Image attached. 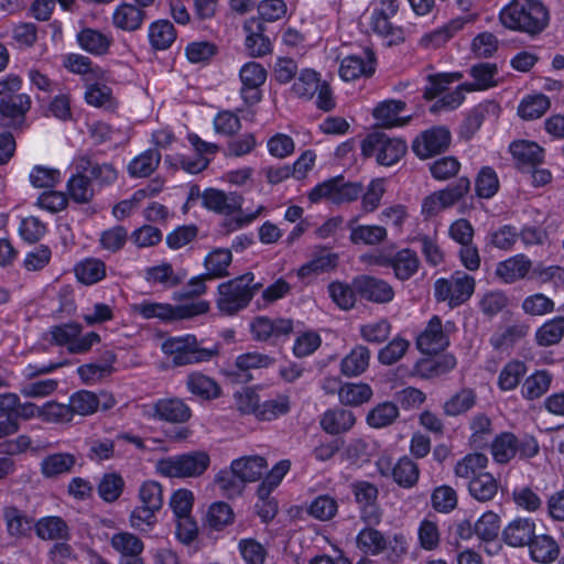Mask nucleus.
Returning a JSON list of instances; mask_svg holds the SVG:
<instances>
[{
	"instance_id": "nucleus-1",
	"label": "nucleus",
	"mask_w": 564,
	"mask_h": 564,
	"mask_svg": "<svg viewBox=\"0 0 564 564\" xmlns=\"http://www.w3.org/2000/svg\"><path fill=\"white\" fill-rule=\"evenodd\" d=\"M499 19L509 30L536 35L547 26L550 15L539 0H512L501 10Z\"/></svg>"
},
{
	"instance_id": "nucleus-2",
	"label": "nucleus",
	"mask_w": 564,
	"mask_h": 564,
	"mask_svg": "<svg viewBox=\"0 0 564 564\" xmlns=\"http://www.w3.org/2000/svg\"><path fill=\"white\" fill-rule=\"evenodd\" d=\"M204 206L217 214L232 215L240 213L239 216L226 220L224 226L227 227L228 231L237 230L250 223H252L262 212L263 207L260 206L254 213L241 215V206L243 198L236 192L225 193L216 188H207L202 195Z\"/></svg>"
},
{
	"instance_id": "nucleus-3",
	"label": "nucleus",
	"mask_w": 564,
	"mask_h": 564,
	"mask_svg": "<svg viewBox=\"0 0 564 564\" xmlns=\"http://www.w3.org/2000/svg\"><path fill=\"white\" fill-rule=\"evenodd\" d=\"M162 351L171 358L174 367L206 362L218 356L219 347H200L194 335L170 337L162 344Z\"/></svg>"
},
{
	"instance_id": "nucleus-4",
	"label": "nucleus",
	"mask_w": 564,
	"mask_h": 564,
	"mask_svg": "<svg viewBox=\"0 0 564 564\" xmlns=\"http://www.w3.org/2000/svg\"><path fill=\"white\" fill-rule=\"evenodd\" d=\"M209 307V302L204 300L180 305L142 301L133 304L131 311L144 319L158 318L162 322H171L206 314Z\"/></svg>"
},
{
	"instance_id": "nucleus-5",
	"label": "nucleus",
	"mask_w": 564,
	"mask_h": 564,
	"mask_svg": "<svg viewBox=\"0 0 564 564\" xmlns=\"http://www.w3.org/2000/svg\"><path fill=\"white\" fill-rule=\"evenodd\" d=\"M408 151L406 142L400 138H392L384 132L369 133L361 142V153L366 158L376 156L378 164L392 166L398 163Z\"/></svg>"
},
{
	"instance_id": "nucleus-6",
	"label": "nucleus",
	"mask_w": 564,
	"mask_h": 564,
	"mask_svg": "<svg viewBox=\"0 0 564 564\" xmlns=\"http://www.w3.org/2000/svg\"><path fill=\"white\" fill-rule=\"evenodd\" d=\"M249 275H239L217 286L216 306L226 316H234L249 306L252 293L247 286Z\"/></svg>"
},
{
	"instance_id": "nucleus-7",
	"label": "nucleus",
	"mask_w": 564,
	"mask_h": 564,
	"mask_svg": "<svg viewBox=\"0 0 564 564\" xmlns=\"http://www.w3.org/2000/svg\"><path fill=\"white\" fill-rule=\"evenodd\" d=\"M370 29L379 36L387 40L389 45H397L404 41V30L392 24L390 19L399 11L398 0H372Z\"/></svg>"
},
{
	"instance_id": "nucleus-8",
	"label": "nucleus",
	"mask_w": 564,
	"mask_h": 564,
	"mask_svg": "<svg viewBox=\"0 0 564 564\" xmlns=\"http://www.w3.org/2000/svg\"><path fill=\"white\" fill-rule=\"evenodd\" d=\"M209 464V455L197 451L163 458L158 463V470L167 477H198L207 470Z\"/></svg>"
},
{
	"instance_id": "nucleus-9",
	"label": "nucleus",
	"mask_w": 564,
	"mask_h": 564,
	"mask_svg": "<svg viewBox=\"0 0 564 564\" xmlns=\"http://www.w3.org/2000/svg\"><path fill=\"white\" fill-rule=\"evenodd\" d=\"M475 291V279L465 272H455L449 279H438L434 283L437 301H447L451 307L462 305Z\"/></svg>"
},
{
	"instance_id": "nucleus-10",
	"label": "nucleus",
	"mask_w": 564,
	"mask_h": 564,
	"mask_svg": "<svg viewBox=\"0 0 564 564\" xmlns=\"http://www.w3.org/2000/svg\"><path fill=\"white\" fill-rule=\"evenodd\" d=\"M361 192L360 183L348 182L343 175H338L316 185L311 191L308 198L313 203L327 198L334 204H343L356 200Z\"/></svg>"
},
{
	"instance_id": "nucleus-11",
	"label": "nucleus",
	"mask_w": 564,
	"mask_h": 564,
	"mask_svg": "<svg viewBox=\"0 0 564 564\" xmlns=\"http://www.w3.org/2000/svg\"><path fill=\"white\" fill-rule=\"evenodd\" d=\"M72 166L76 172L86 173L93 185L99 188L112 185L118 178L116 166L110 162H100L90 151L77 154Z\"/></svg>"
},
{
	"instance_id": "nucleus-12",
	"label": "nucleus",
	"mask_w": 564,
	"mask_h": 564,
	"mask_svg": "<svg viewBox=\"0 0 564 564\" xmlns=\"http://www.w3.org/2000/svg\"><path fill=\"white\" fill-rule=\"evenodd\" d=\"M470 189L468 177H459L454 184L437 191L423 199L422 214L426 217L437 215L441 210L448 208L460 200Z\"/></svg>"
},
{
	"instance_id": "nucleus-13",
	"label": "nucleus",
	"mask_w": 564,
	"mask_h": 564,
	"mask_svg": "<svg viewBox=\"0 0 564 564\" xmlns=\"http://www.w3.org/2000/svg\"><path fill=\"white\" fill-rule=\"evenodd\" d=\"M294 330V322L291 318L256 316L250 323V332L257 341H271L288 338Z\"/></svg>"
},
{
	"instance_id": "nucleus-14",
	"label": "nucleus",
	"mask_w": 564,
	"mask_h": 564,
	"mask_svg": "<svg viewBox=\"0 0 564 564\" xmlns=\"http://www.w3.org/2000/svg\"><path fill=\"white\" fill-rule=\"evenodd\" d=\"M454 328L452 323L443 325L442 319L434 315L425 329L417 336L416 346L423 354L432 355L444 350L449 345V332Z\"/></svg>"
},
{
	"instance_id": "nucleus-15",
	"label": "nucleus",
	"mask_w": 564,
	"mask_h": 564,
	"mask_svg": "<svg viewBox=\"0 0 564 564\" xmlns=\"http://www.w3.org/2000/svg\"><path fill=\"white\" fill-rule=\"evenodd\" d=\"M354 288L362 300L376 304H388L393 301L395 294L389 282L368 274L355 276Z\"/></svg>"
},
{
	"instance_id": "nucleus-16",
	"label": "nucleus",
	"mask_w": 564,
	"mask_h": 564,
	"mask_svg": "<svg viewBox=\"0 0 564 564\" xmlns=\"http://www.w3.org/2000/svg\"><path fill=\"white\" fill-rule=\"evenodd\" d=\"M449 143V131L443 127H435L417 135L412 143V150L420 159H429L446 151Z\"/></svg>"
},
{
	"instance_id": "nucleus-17",
	"label": "nucleus",
	"mask_w": 564,
	"mask_h": 564,
	"mask_svg": "<svg viewBox=\"0 0 564 564\" xmlns=\"http://www.w3.org/2000/svg\"><path fill=\"white\" fill-rule=\"evenodd\" d=\"M31 108V98L26 94L9 95L0 100V124L11 129H21L26 112Z\"/></svg>"
},
{
	"instance_id": "nucleus-18",
	"label": "nucleus",
	"mask_w": 564,
	"mask_h": 564,
	"mask_svg": "<svg viewBox=\"0 0 564 564\" xmlns=\"http://www.w3.org/2000/svg\"><path fill=\"white\" fill-rule=\"evenodd\" d=\"M352 492L360 506V519L370 525L381 522V512L377 506L378 488L368 481H357L352 485Z\"/></svg>"
},
{
	"instance_id": "nucleus-19",
	"label": "nucleus",
	"mask_w": 564,
	"mask_h": 564,
	"mask_svg": "<svg viewBox=\"0 0 564 564\" xmlns=\"http://www.w3.org/2000/svg\"><path fill=\"white\" fill-rule=\"evenodd\" d=\"M242 83L241 97L247 105H254L261 100L260 87L267 79V70L257 62L246 63L240 69Z\"/></svg>"
},
{
	"instance_id": "nucleus-20",
	"label": "nucleus",
	"mask_w": 564,
	"mask_h": 564,
	"mask_svg": "<svg viewBox=\"0 0 564 564\" xmlns=\"http://www.w3.org/2000/svg\"><path fill=\"white\" fill-rule=\"evenodd\" d=\"M378 263L393 269L394 276L400 281H406L419 270L420 259L411 249L399 250L393 256L380 257Z\"/></svg>"
},
{
	"instance_id": "nucleus-21",
	"label": "nucleus",
	"mask_w": 564,
	"mask_h": 564,
	"mask_svg": "<svg viewBox=\"0 0 564 564\" xmlns=\"http://www.w3.org/2000/svg\"><path fill=\"white\" fill-rule=\"evenodd\" d=\"M516 165L522 172L531 171L543 162L544 150L535 142L519 140L510 144L509 148Z\"/></svg>"
},
{
	"instance_id": "nucleus-22",
	"label": "nucleus",
	"mask_w": 564,
	"mask_h": 564,
	"mask_svg": "<svg viewBox=\"0 0 564 564\" xmlns=\"http://www.w3.org/2000/svg\"><path fill=\"white\" fill-rule=\"evenodd\" d=\"M76 41L85 52L95 56H102L109 52L113 39L109 33L93 28H84L77 33Z\"/></svg>"
},
{
	"instance_id": "nucleus-23",
	"label": "nucleus",
	"mask_w": 564,
	"mask_h": 564,
	"mask_svg": "<svg viewBox=\"0 0 564 564\" xmlns=\"http://www.w3.org/2000/svg\"><path fill=\"white\" fill-rule=\"evenodd\" d=\"M532 269V261L523 253L510 257L497 264L496 275L505 283L524 279Z\"/></svg>"
},
{
	"instance_id": "nucleus-24",
	"label": "nucleus",
	"mask_w": 564,
	"mask_h": 564,
	"mask_svg": "<svg viewBox=\"0 0 564 564\" xmlns=\"http://www.w3.org/2000/svg\"><path fill=\"white\" fill-rule=\"evenodd\" d=\"M154 415L162 421L185 423L191 419L192 410L182 399H161L154 404Z\"/></svg>"
},
{
	"instance_id": "nucleus-25",
	"label": "nucleus",
	"mask_w": 564,
	"mask_h": 564,
	"mask_svg": "<svg viewBox=\"0 0 564 564\" xmlns=\"http://www.w3.org/2000/svg\"><path fill=\"white\" fill-rule=\"evenodd\" d=\"M535 534V523L529 518H517L502 531L503 541L513 547L527 545Z\"/></svg>"
},
{
	"instance_id": "nucleus-26",
	"label": "nucleus",
	"mask_w": 564,
	"mask_h": 564,
	"mask_svg": "<svg viewBox=\"0 0 564 564\" xmlns=\"http://www.w3.org/2000/svg\"><path fill=\"white\" fill-rule=\"evenodd\" d=\"M375 73L373 54L367 52V59L358 55L345 57L339 67V75L345 82L358 79L361 76L369 77Z\"/></svg>"
},
{
	"instance_id": "nucleus-27",
	"label": "nucleus",
	"mask_w": 564,
	"mask_h": 564,
	"mask_svg": "<svg viewBox=\"0 0 564 564\" xmlns=\"http://www.w3.org/2000/svg\"><path fill=\"white\" fill-rule=\"evenodd\" d=\"M457 365L454 355L445 354L434 358H422L415 364V373L424 379L444 376Z\"/></svg>"
},
{
	"instance_id": "nucleus-28",
	"label": "nucleus",
	"mask_w": 564,
	"mask_h": 564,
	"mask_svg": "<svg viewBox=\"0 0 564 564\" xmlns=\"http://www.w3.org/2000/svg\"><path fill=\"white\" fill-rule=\"evenodd\" d=\"M187 390L204 401L215 400L220 397L221 388L217 381L203 372L193 371L186 377Z\"/></svg>"
},
{
	"instance_id": "nucleus-29",
	"label": "nucleus",
	"mask_w": 564,
	"mask_h": 564,
	"mask_svg": "<svg viewBox=\"0 0 564 564\" xmlns=\"http://www.w3.org/2000/svg\"><path fill=\"white\" fill-rule=\"evenodd\" d=\"M355 423V414L349 410L340 408L327 410L319 421L321 427L332 435L348 432Z\"/></svg>"
},
{
	"instance_id": "nucleus-30",
	"label": "nucleus",
	"mask_w": 564,
	"mask_h": 564,
	"mask_svg": "<svg viewBox=\"0 0 564 564\" xmlns=\"http://www.w3.org/2000/svg\"><path fill=\"white\" fill-rule=\"evenodd\" d=\"M532 561L542 564L553 563L560 555L557 542L549 534L533 535L527 544Z\"/></svg>"
},
{
	"instance_id": "nucleus-31",
	"label": "nucleus",
	"mask_w": 564,
	"mask_h": 564,
	"mask_svg": "<svg viewBox=\"0 0 564 564\" xmlns=\"http://www.w3.org/2000/svg\"><path fill=\"white\" fill-rule=\"evenodd\" d=\"M232 469L247 482L259 480L268 468L264 457L259 455L243 456L231 462Z\"/></svg>"
},
{
	"instance_id": "nucleus-32",
	"label": "nucleus",
	"mask_w": 564,
	"mask_h": 564,
	"mask_svg": "<svg viewBox=\"0 0 564 564\" xmlns=\"http://www.w3.org/2000/svg\"><path fill=\"white\" fill-rule=\"evenodd\" d=\"M145 17L141 7L122 3L113 11L112 23L120 30L133 32L141 28Z\"/></svg>"
},
{
	"instance_id": "nucleus-33",
	"label": "nucleus",
	"mask_w": 564,
	"mask_h": 564,
	"mask_svg": "<svg viewBox=\"0 0 564 564\" xmlns=\"http://www.w3.org/2000/svg\"><path fill=\"white\" fill-rule=\"evenodd\" d=\"M375 527L366 524L356 536V546L362 553L373 556L383 553L388 547V539Z\"/></svg>"
},
{
	"instance_id": "nucleus-34",
	"label": "nucleus",
	"mask_w": 564,
	"mask_h": 564,
	"mask_svg": "<svg viewBox=\"0 0 564 564\" xmlns=\"http://www.w3.org/2000/svg\"><path fill=\"white\" fill-rule=\"evenodd\" d=\"M35 533L40 539L50 541H67L70 538L69 527L56 516L41 518L35 523Z\"/></svg>"
},
{
	"instance_id": "nucleus-35",
	"label": "nucleus",
	"mask_w": 564,
	"mask_h": 564,
	"mask_svg": "<svg viewBox=\"0 0 564 564\" xmlns=\"http://www.w3.org/2000/svg\"><path fill=\"white\" fill-rule=\"evenodd\" d=\"M338 257L327 250L314 253L313 258L297 270L300 279L317 276L336 268Z\"/></svg>"
},
{
	"instance_id": "nucleus-36",
	"label": "nucleus",
	"mask_w": 564,
	"mask_h": 564,
	"mask_svg": "<svg viewBox=\"0 0 564 564\" xmlns=\"http://www.w3.org/2000/svg\"><path fill=\"white\" fill-rule=\"evenodd\" d=\"M232 262V253L229 249L217 248L210 251L204 260L205 276L221 279L229 275V265Z\"/></svg>"
},
{
	"instance_id": "nucleus-37",
	"label": "nucleus",
	"mask_w": 564,
	"mask_h": 564,
	"mask_svg": "<svg viewBox=\"0 0 564 564\" xmlns=\"http://www.w3.org/2000/svg\"><path fill=\"white\" fill-rule=\"evenodd\" d=\"M245 29L249 32L246 39V46L253 57H261L271 52V42L263 34L264 26L261 22L252 19L246 23Z\"/></svg>"
},
{
	"instance_id": "nucleus-38",
	"label": "nucleus",
	"mask_w": 564,
	"mask_h": 564,
	"mask_svg": "<svg viewBox=\"0 0 564 564\" xmlns=\"http://www.w3.org/2000/svg\"><path fill=\"white\" fill-rule=\"evenodd\" d=\"M76 457L70 453H55L41 462V474L44 478H55L69 473L76 465Z\"/></svg>"
},
{
	"instance_id": "nucleus-39",
	"label": "nucleus",
	"mask_w": 564,
	"mask_h": 564,
	"mask_svg": "<svg viewBox=\"0 0 564 564\" xmlns=\"http://www.w3.org/2000/svg\"><path fill=\"white\" fill-rule=\"evenodd\" d=\"M369 361V349L366 346L358 345L341 359L340 371L346 377H357L368 369Z\"/></svg>"
},
{
	"instance_id": "nucleus-40",
	"label": "nucleus",
	"mask_w": 564,
	"mask_h": 564,
	"mask_svg": "<svg viewBox=\"0 0 564 564\" xmlns=\"http://www.w3.org/2000/svg\"><path fill=\"white\" fill-rule=\"evenodd\" d=\"M498 488L497 479L486 471L478 474L468 482L470 496L479 502L492 500L498 492Z\"/></svg>"
},
{
	"instance_id": "nucleus-41",
	"label": "nucleus",
	"mask_w": 564,
	"mask_h": 564,
	"mask_svg": "<svg viewBox=\"0 0 564 564\" xmlns=\"http://www.w3.org/2000/svg\"><path fill=\"white\" fill-rule=\"evenodd\" d=\"M405 108L401 100H386L379 104L372 111L376 120L386 128L403 126L409 119L399 118V113Z\"/></svg>"
},
{
	"instance_id": "nucleus-42",
	"label": "nucleus",
	"mask_w": 564,
	"mask_h": 564,
	"mask_svg": "<svg viewBox=\"0 0 564 564\" xmlns=\"http://www.w3.org/2000/svg\"><path fill=\"white\" fill-rule=\"evenodd\" d=\"M67 193L77 204H88L95 196V188L86 173L76 172L67 181Z\"/></svg>"
},
{
	"instance_id": "nucleus-43",
	"label": "nucleus",
	"mask_w": 564,
	"mask_h": 564,
	"mask_svg": "<svg viewBox=\"0 0 564 564\" xmlns=\"http://www.w3.org/2000/svg\"><path fill=\"white\" fill-rule=\"evenodd\" d=\"M176 40V31L169 20H158L149 28V41L156 51L167 50Z\"/></svg>"
},
{
	"instance_id": "nucleus-44",
	"label": "nucleus",
	"mask_w": 564,
	"mask_h": 564,
	"mask_svg": "<svg viewBox=\"0 0 564 564\" xmlns=\"http://www.w3.org/2000/svg\"><path fill=\"white\" fill-rule=\"evenodd\" d=\"M160 162L159 150L149 149L129 163L128 172L133 177H148L158 169Z\"/></svg>"
},
{
	"instance_id": "nucleus-45",
	"label": "nucleus",
	"mask_w": 564,
	"mask_h": 564,
	"mask_svg": "<svg viewBox=\"0 0 564 564\" xmlns=\"http://www.w3.org/2000/svg\"><path fill=\"white\" fill-rule=\"evenodd\" d=\"M214 482L221 495L228 499L239 497L246 485L241 477L235 473L231 464L229 469H221L215 475Z\"/></svg>"
},
{
	"instance_id": "nucleus-46",
	"label": "nucleus",
	"mask_w": 564,
	"mask_h": 564,
	"mask_svg": "<svg viewBox=\"0 0 564 564\" xmlns=\"http://www.w3.org/2000/svg\"><path fill=\"white\" fill-rule=\"evenodd\" d=\"M393 480L402 488H412L419 480L420 468L410 457H401L391 471Z\"/></svg>"
},
{
	"instance_id": "nucleus-47",
	"label": "nucleus",
	"mask_w": 564,
	"mask_h": 564,
	"mask_svg": "<svg viewBox=\"0 0 564 564\" xmlns=\"http://www.w3.org/2000/svg\"><path fill=\"white\" fill-rule=\"evenodd\" d=\"M290 410V397L286 394H276L269 400L259 402L257 419L260 421H272L281 415L288 414Z\"/></svg>"
},
{
	"instance_id": "nucleus-48",
	"label": "nucleus",
	"mask_w": 564,
	"mask_h": 564,
	"mask_svg": "<svg viewBox=\"0 0 564 564\" xmlns=\"http://www.w3.org/2000/svg\"><path fill=\"white\" fill-rule=\"evenodd\" d=\"M372 397V389L367 383H344L338 391L341 404L358 406L368 402Z\"/></svg>"
},
{
	"instance_id": "nucleus-49",
	"label": "nucleus",
	"mask_w": 564,
	"mask_h": 564,
	"mask_svg": "<svg viewBox=\"0 0 564 564\" xmlns=\"http://www.w3.org/2000/svg\"><path fill=\"white\" fill-rule=\"evenodd\" d=\"M327 291L333 302L340 310L349 311L355 306L358 293L354 288V280L351 281V284L333 281L328 284Z\"/></svg>"
},
{
	"instance_id": "nucleus-50",
	"label": "nucleus",
	"mask_w": 564,
	"mask_h": 564,
	"mask_svg": "<svg viewBox=\"0 0 564 564\" xmlns=\"http://www.w3.org/2000/svg\"><path fill=\"white\" fill-rule=\"evenodd\" d=\"M488 465V457L482 453L468 454L458 460L454 467V473L459 478L473 479Z\"/></svg>"
},
{
	"instance_id": "nucleus-51",
	"label": "nucleus",
	"mask_w": 564,
	"mask_h": 564,
	"mask_svg": "<svg viewBox=\"0 0 564 564\" xmlns=\"http://www.w3.org/2000/svg\"><path fill=\"white\" fill-rule=\"evenodd\" d=\"M75 273L82 283L95 284L106 276V264L99 259L88 258L75 267Z\"/></svg>"
},
{
	"instance_id": "nucleus-52",
	"label": "nucleus",
	"mask_w": 564,
	"mask_h": 564,
	"mask_svg": "<svg viewBox=\"0 0 564 564\" xmlns=\"http://www.w3.org/2000/svg\"><path fill=\"white\" fill-rule=\"evenodd\" d=\"M476 403V393L473 389L464 388L453 394L443 405L444 414L457 416L469 411Z\"/></svg>"
},
{
	"instance_id": "nucleus-53",
	"label": "nucleus",
	"mask_w": 564,
	"mask_h": 564,
	"mask_svg": "<svg viewBox=\"0 0 564 564\" xmlns=\"http://www.w3.org/2000/svg\"><path fill=\"white\" fill-rule=\"evenodd\" d=\"M124 480L117 473H106L100 478L97 492L105 502H115L122 495Z\"/></svg>"
},
{
	"instance_id": "nucleus-54",
	"label": "nucleus",
	"mask_w": 564,
	"mask_h": 564,
	"mask_svg": "<svg viewBox=\"0 0 564 564\" xmlns=\"http://www.w3.org/2000/svg\"><path fill=\"white\" fill-rule=\"evenodd\" d=\"M399 416V409L393 402L377 404L367 414V423L375 429H382L391 425Z\"/></svg>"
},
{
	"instance_id": "nucleus-55",
	"label": "nucleus",
	"mask_w": 564,
	"mask_h": 564,
	"mask_svg": "<svg viewBox=\"0 0 564 564\" xmlns=\"http://www.w3.org/2000/svg\"><path fill=\"white\" fill-rule=\"evenodd\" d=\"M69 406L73 416L75 414L86 416L95 413L100 406V399L94 392L80 390L69 398Z\"/></svg>"
},
{
	"instance_id": "nucleus-56",
	"label": "nucleus",
	"mask_w": 564,
	"mask_h": 564,
	"mask_svg": "<svg viewBox=\"0 0 564 564\" xmlns=\"http://www.w3.org/2000/svg\"><path fill=\"white\" fill-rule=\"evenodd\" d=\"M3 518L7 531L11 536H24L31 530L32 520L17 507H6Z\"/></svg>"
},
{
	"instance_id": "nucleus-57",
	"label": "nucleus",
	"mask_w": 564,
	"mask_h": 564,
	"mask_svg": "<svg viewBox=\"0 0 564 564\" xmlns=\"http://www.w3.org/2000/svg\"><path fill=\"white\" fill-rule=\"evenodd\" d=\"M551 380L547 371H536L524 380L521 393L528 400L539 399L549 390Z\"/></svg>"
},
{
	"instance_id": "nucleus-58",
	"label": "nucleus",
	"mask_w": 564,
	"mask_h": 564,
	"mask_svg": "<svg viewBox=\"0 0 564 564\" xmlns=\"http://www.w3.org/2000/svg\"><path fill=\"white\" fill-rule=\"evenodd\" d=\"M235 513L231 507L223 501L214 502L208 508L205 517V523L213 530L219 531L231 524Z\"/></svg>"
},
{
	"instance_id": "nucleus-59",
	"label": "nucleus",
	"mask_w": 564,
	"mask_h": 564,
	"mask_svg": "<svg viewBox=\"0 0 564 564\" xmlns=\"http://www.w3.org/2000/svg\"><path fill=\"white\" fill-rule=\"evenodd\" d=\"M318 73L313 69L305 68L301 70L296 82L292 86V91L299 98L311 99L321 87Z\"/></svg>"
},
{
	"instance_id": "nucleus-60",
	"label": "nucleus",
	"mask_w": 564,
	"mask_h": 564,
	"mask_svg": "<svg viewBox=\"0 0 564 564\" xmlns=\"http://www.w3.org/2000/svg\"><path fill=\"white\" fill-rule=\"evenodd\" d=\"M495 462L506 464L517 455V436L512 433L498 435L491 444Z\"/></svg>"
},
{
	"instance_id": "nucleus-61",
	"label": "nucleus",
	"mask_w": 564,
	"mask_h": 564,
	"mask_svg": "<svg viewBox=\"0 0 564 564\" xmlns=\"http://www.w3.org/2000/svg\"><path fill=\"white\" fill-rule=\"evenodd\" d=\"M465 23L466 20L464 18L453 19L443 28L425 34L421 42L425 47H438L445 44L456 32L462 30Z\"/></svg>"
},
{
	"instance_id": "nucleus-62",
	"label": "nucleus",
	"mask_w": 564,
	"mask_h": 564,
	"mask_svg": "<svg viewBox=\"0 0 564 564\" xmlns=\"http://www.w3.org/2000/svg\"><path fill=\"white\" fill-rule=\"evenodd\" d=\"M550 99L542 95H533L524 98L518 108L519 116L524 120H534L542 117L550 108Z\"/></svg>"
},
{
	"instance_id": "nucleus-63",
	"label": "nucleus",
	"mask_w": 564,
	"mask_h": 564,
	"mask_svg": "<svg viewBox=\"0 0 564 564\" xmlns=\"http://www.w3.org/2000/svg\"><path fill=\"white\" fill-rule=\"evenodd\" d=\"M564 335V317H555L544 323L535 334L536 343L547 347L560 343Z\"/></svg>"
},
{
	"instance_id": "nucleus-64",
	"label": "nucleus",
	"mask_w": 564,
	"mask_h": 564,
	"mask_svg": "<svg viewBox=\"0 0 564 564\" xmlns=\"http://www.w3.org/2000/svg\"><path fill=\"white\" fill-rule=\"evenodd\" d=\"M164 163L172 170L181 167L191 174H197L207 167L208 160L199 154H195L193 158L174 154L165 155Z\"/></svg>"
}]
</instances>
